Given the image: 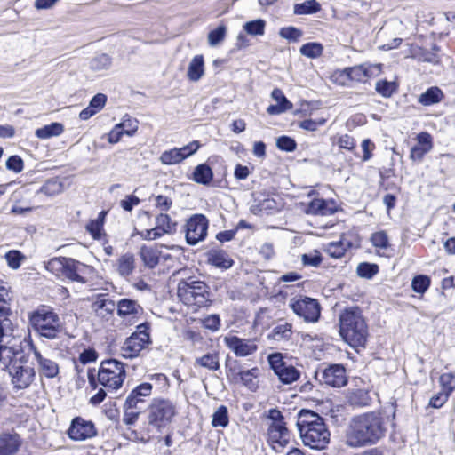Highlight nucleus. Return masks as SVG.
I'll use <instances>...</instances> for the list:
<instances>
[{
	"label": "nucleus",
	"mask_w": 455,
	"mask_h": 455,
	"mask_svg": "<svg viewBox=\"0 0 455 455\" xmlns=\"http://www.w3.org/2000/svg\"><path fill=\"white\" fill-rule=\"evenodd\" d=\"M152 384L144 382L134 388L129 393L125 399V406L129 409H140V405L145 403L146 397L152 394Z\"/></svg>",
	"instance_id": "nucleus-17"
},
{
	"label": "nucleus",
	"mask_w": 455,
	"mask_h": 455,
	"mask_svg": "<svg viewBox=\"0 0 455 455\" xmlns=\"http://www.w3.org/2000/svg\"><path fill=\"white\" fill-rule=\"evenodd\" d=\"M29 320L34 330L41 337L53 339L60 332V317L49 307L42 306L37 308L31 314Z\"/></svg>",
	"instance_id": "nucleus-6"
},
{
	"label": "nucleus",
	"mask_w": 455,
	"mask_h": 455,
	"mask_svg": "<svg viewBox=\"0 0 455 455\" xmlns=\"http://www.w3.org/2000/svg\"><path fill=\"white\" fill-rule=\"evenodd\" d=\"M195 366H200L209 371H218L220 369V359L216 353H208L195 360Z\"/></svg>",
	"instance_id": "nucleus-35"
},
{
	"label": "nucleus",
	"mask_w": 455,
	"mask_h": 455,
	"mask_svg": "<svg viewBox=\"0 0 455 455\" xmlns=\"http://www.w3.org/2000/svg\"><path fill=\"white\" fill-rule=\"evenodd\" d=\"M213 179L212 168L206 164H198L193 172V180L202 185H209Z\"/></svg>",
	"instance_id": "nucleus-32"
},
{
	"label": "nucleus",
	"mask_w": 455,
	"mask_h": 455,
	"mask_svg": "<svg viewBox=\"0 0 455 455\" xmlns=\"http://www.w3.org/2000/svg\"><path fill=\"white\" fill-rule=\"evenodd\" d=\"M177 294L182 303L194 307V310L206 307L211 302L207 284L192 277L179 283Z\"/></svg>",
	"instance_id": "nucleus-4"
},
{
	"label": "nucleus",
	"mask_w": 455,
	"mask_h": 455,
	"mask_svg": "<svg viewBox=\"0 0 455 455\" xmlns=\"http://www.w3.org/2000/svg\"><path fill=\"white\" fill-rule=\"evenodd\" d=\"M323 46L319 43H307L300 47V53L307 58L315 59L322 55Z\"/></svg>",
	"instance_id": "nucleus-45"
},
{
	"label": "nucleus",
	"mask_w": 455,
	"mask_h": 455,
	"mask_svg": "<svg viewBox=\"0 0 455 455\" xmlns=\"http://www.w3.org/2000/svg\"><path fill=\"white\" fill-rule=\"evenodd\" d=\"M140 256L146 267L154 268L159 262L160 252L156 248L142 245L140 250Z\"/></svg>",
	"instance_id": "nucleus-29"
},
{
	"label": "nucleus",
	"mask_w": 455,
	"mask_h": 455,
	"mask_svg": "<svg viewBox=\"0 0 455 455\" xmlns=\"http://www.w3.org/2000/svg\"><path fill=\"white\" fill-rule=\"evenodd\" d=\"M276 147L283 151L293 152L297 148V143L292 138L283 135L277 139Z\"/></svg>",
	"instance_id": "nucleus-54"
},
{
	"label": "nucleus",
	"mask_w": 455,
	"mask_h": 455,
	"mask_svg": "<svg viewBox=\"0 0 455 455\" xmlns=\"http://www.w3.org/2000/svg\"><path fill=\"white\" fill-rule=\"evenodd\" d=\"M156 227L166 234H172L175 231L176 223L172 221L168 214L160 213L156 217Z\"/></svg>",
	"instance_id": "nucleus-41"
},
{
	"label": "nucleus",
	"mask_w": 455,
	"mask_h": 455,
	"mask_svg": "<svg viewBox=\"0 0 455 455\" xmlns=\"http://www.w3.org/2000/svg\"><path fill=\"white\" fill-rule=\"evenodd\" d=\"M20 445L17 434L3 433L0 435V455H13Z\"/></svg>",
	"instance_id": "nucleus-23"
},
{
	"label": "nucleus",
	"mask_w": 455,
	"mask_h": 455,
	"mask_svg": "<svg viewBox=\"0 0 455 455\" xmlns=\"http://www.w3.org/2000/svg\"><path fill=\"white\" fill-rule=\"evenodd\" d=\"M363 73L365 76V81L369 78L378 76L381 73V64H362Z\"/></svg>",
	"instance_id": "nucleus-58"
},
{
	"label": "nucleus",
	"mask_w": 455,
	"mask_h": 455,
	"mask_svg": "<svg viewBox=\"0 0 455 455\" xmlns=\"http://www.w3.org/2000/svg\"><path fill=\"white\" fill-rule=\"evenodd\" d=\"M321 4L316 0H307L300 4H295L293 12L296 15H310L318 12Z\"/></svg>",
	"instance_id": "nucleus-37"
},
{
	"label": "nucleus",
	"mask_w": 455,
	"mask_h": 455,
	"mask_svg": "<svg viewBox=\"0 0 455 455\" xmlns=\"http://www.w3.org/2000/svg\"><path fill=\"white\" fill-rule=\"evenodd\" d=\"M6 168L16 173L20 172L24 168L23 160L19 156H12L6 161Z\"/></svg>",
	"instance_id": "nucleus-59"
},
{
	"label": "nucleus",
	"mask_w": 455,
	"mask_h": 455,
	"mask_svg": "<svg viewBox=\"0 0 455 455\" xmlns=\"http://www.w3.org/2000/svg\"><path fill=\"white\" fill-rule=\"evenodd\" d=\"M378 272L379 267L373 263L363 262L356 268L357 275L365 279H371Z\"/></svg>",
	"instance_id": "nucleus-46"
},
{
	"label": "nucleus",
	"mask_w": 455,
	"mask_h": 455,
	"mask_svg": "<svg viewBox=\"0 0 455 455\" xmlns=\"http://www.w3.org/2000/svg\"><path fill=\"white\" fill-rule=\"evenodd\" d=\"M209 221L203 214L191 216L186 223V241L190 245H196L204 241L207 235Z\"/></svg>",
	"instance_id": "nucleus-11"
},
{
	"label": "nucleus",
	"mask_w": 455,
	"mask_h": 455,
	"mask_svg": "<svg viewBox=\"0 0 455 455\" xmlns=\"http://www.w3.org/2000/svg\"><path fill=\"white\" fill-rule=\"evenodd\" d=\"M347 76L354 81L366 82L365 76L363 73L362 66H355L346 69Z\"/></svg>",
	"instance_id": "nucleus-62"
},
{
	"label": "nucleus",
	"mask_w": 455,
	"mask_h": 455,
	"mask_svg": "<svg viewBox=\"0 0 455 455\" xmlns=\"http://www.w3.org/2000/svg\"><path fill=\"white\" fill-rule=\"evenodd\" d=\"M148 330V323L139 324L136 331L128 337L121 347V355L127 359L139 356L140 352L151 343Z\"/></svg>",
	"instance_id": "nucleus-8"
},
{
	"label": "nucleus",
	"mask_w": 455,
	"mask_h": 455,
	"mask_svg": "<svg viewBox=\"0 0 455 455\" xmlns=\"http://www.w3.org/2000/svg\"><path fill=\"white\" fill-rule=\"evenodd\" d=\"M289 306L294 314L307 323H315L320 317V304L315 299L303 296L295 297L290 299Z\"/></svg>",
	"instance_id": "nucleus-9"
},
{
	"label": "nucleus",
	"mask_w": 455,
	"mask_h": 455,
	"mask_svg": "<svg viewBox=\"0 0 455 455\" xmlns=\"http://www.w3.org/2000/svg\"><path fill=\"white\" fill-rule=\"evenodd\" d=\"M371 242L374 247L387 249L389 246L388 236L386 231L375 232L371 236Z\"/></svg>",
	"instance_id": "nucleus-52"
},
{
	"label": "nucleus",
	"mask_w": 455,
	"mask_h": 455,
	"mask_svg": "<svg viewBox=\"0 0 455 455\" xmlns=\"http://www.w3.org/2000/svg\"><path fill=\"white\" fill-rule=\"evenodd\" d=\"M111 64L112 61L110 56L106 53H101L91 60L90 68L95 72H100L108 69L111 67Z\"/></svg>",
	"instance_id": "nucleus-38"
},
{
	"label": "nucleus",
	"mask_w": 455,
	"mask_h": 455,
	"mask_svg": "<svg viewBox=\"0 0 455 455\" xmlns=\"http://www.w3.org/2000/svg\"><path fill=\"white\" fill-rule=\"evenodd\" d=\"M281 37L292 42H298L302 36V31L295 27L290 26L282 28L279 31Z\"/></svg>",
	"instance_id": "nucleus-53"
},
{
	"label": "nucleus",
	"mask_w": 455,
	"mask_h": 455,
	"mask_svg": "<svg viewBox=\"0 0 455 455\" xmlns=\"http://www.w3.org/2000/svg\"><path fill=\"white\" fill-rule=\"evenodd\" d=\"M172 205V200L168 196L158 195L155 197V206L162 212H167Z\"/></svg>",
	"instance_id": "nucleus-63"
},
{
	"label": "nucleus",
	"mask_w": 455,
	"mask_h": 455,
	"mask_svg": "<svg viewBox=\"0 0 455 455\" xmlns=\"http://www.w3.org/2000/svg\"><path fill=\"white\" fill-rule=\"evenodd\" d=\"M387 433L384 418L379 412L370 411L351 419L345 435V443L350 448L372 446Z\"/></svg>",
	"instance_id": "nucleus-1"
},
{
	"label": "nucleus",
	"mask_w": 455,
	"mask_h": 455,
	"mask_svg": "<svg viewBox=\"0 0 455 455\" xmlns=\"http://www.w3.org/2000/svg\"><path fill=\"white\" fill-rule=\"evenodd\" d=\"M12 383L14 388L25 389L28 387L35 379L36 371L33 367L26 364V360L13 364L9 368Z\"/></svg>",
	"instance_id": "nucleus-13"
},
{
	"label": "nucleus",
	"mask_w": 455,
	"mask_h": 455,
	"mask_svg": "<svg viewBox=\"0 0 455 455\" xmlns=\"http://www.w3.org/2000/svg\"><path fill=\"white\" fill-rule=\"evenodd\" d=\"M12 296L10 293V287L6 283L0 280V323H12L9 316L12 313L10 303Z\"/></svg>",
	"instance_id": "nucleus-21"
},
{
	"label": "nucleus",
	"mask_w": 455,
	"mask_h": 455,
	"mask_svg": "<svg viewBox=\"0 0 455 455\" xmlns=\"http://www.w3.org/2000/svg\"><path fill=\"white\" fill-rule=\"evenodd\" d=\"M117 315L121 317L133 316L139 318L143 314L142 307L133 299H122L116 304Z\"/></svg>",
	"instance_id": "nucleus-22"
},
{
	"label": "nucleus",
	"mask_w": 455,
	"mask_h": 455,
	"mask_svg": "<svg viewBox=\"0 0 455 455\" xmlns=\"http://www.w3.org/2000/svg\"><path fill=\"white\" fill-rule=\"evenodd\" d=\"M429 285V277L423 275L415 276L411 282V288L417 293H424L428 289Z\"/></svg>",
	"instance_id": "nucleus-50"
},
{
	"label": "nucleus",
	"mask_w": 455,
	"mask_h": 455,
	"mask_svg": "<svg viewBox=\"0 0 455 455\" xmlns=\"http://www.w3.org/2000/svg\"><path fill=\"white\" fill-rule=\"evenodd\" d=\"M350 399L353 404L361 407L368 406L371 404V398L369 395V392L363 389H358L355 393H353Z\"/></svg>",
	"instance_id": "nucleus-51"
},
{
	"label": "nucleus",
	"mask_w": 455,
	"mask_h": 455,
	"mask_svg": "<svg viewBox=\"0 0 455 455\" xmlns=\"http://www.w3.org/2000/svg\"><path fill=\"white\" fill-rule=\"evenodd\" d=\"M228 414L226 406H220L212 415V425L214 427H226L228 425Z\"/></svg>",
	"instance_id": "nucleus-43"
},
{
	"label": "nucleus",
	"mask_w": 455,
	"mask_h": 455,
	"mask_svg": "<svg viewBox=\"0 0 455 455\" xmlns=\"http://www.w3.org/2000/svg\"><path fill=\"white\" fill-rule=\"evenodd\" d=\"M268 442L276 451L284 448L291 439V435L285 425L269 426L267 430Z\"/></svg>",
	"instance_id": "nucleus-18"
},
{
	"label": "nucleus",
	"mask_w": 455,
	"mask_h": 455,
	"mask_svg": "<svg viewBox=\"0 0 455 455\" xmlns=\"http://www.w3.org/2000/svg\"><path fill=\"white\" fill-rule=\"evenodd\" d=\"M300 437L306 446L315 450H323L330 443V431L324 422L299 431Z\"/></svg>",
	"instance_id": "nucleus-10"
},
{
	"label": "nucleus",
	"mask_w": 455,
	"mask_h": 455,
	"mask_svg": "<svg viewBox=\"0 0 455 455\" xmlns=\"http://www.w3.org/2000/svg\"><path fill=\"white\" fill-rule=\"evenodd\" d=\"M337 210L335 201L315 198L308 204L306 212L312 215L329 216L335 213Z\"/></svg>",
	"instance_id": "nucleus-20"
},
{
	"label": "nucleus",
	"mask_w": 455,
	"mask_h": 455,
	"mask_svg": "<svg viewBox=\"0 0 455 455\" xmlns=\"http://www.w3.org/2000/svg\"><path fill=\"white\" fill-rule=\"evenodd\" d=\"M92 307L98 316L108 318L113 315L116 305L112 299L101 295L93 302Z\"/></svg>",
	"instance_id": "nucleus-25"
},
{
	"label": "nucleus",
	"mask_w": 455,
	"mask_h": 455,
	"mask_svg": "<svg viewBox=\"0 0 455 455\" xmlns=\"http://www.w3.org/2000/svg\"><path fill=\"white\" fill-rule=\"evenodd\" d=\"M126 378L124 364L116 359L101 362L97 372V381L108 391H116Z\"/></svg>",
	"instance_id": "nucleus-7"
},
{
	"label": "nucleus",
	"mask_w": 455,
	"mask_h": 455,
	"mask_svg": "<svg viewBox=\"0 0 455 455\" xmlns=\"http://www.w3.org/2000/svg\"><path fill=\"white\" fill-rule=\"evenodd\" d=\"M350 246L351 243L348 240L341 238L339 241L327 243L324 251L331 258L339 259Z\"/></svg>",
	"instance_id": "nucleus-30"
},
{
	"label": "nucleus",
	"mask_w": 455,
	"mask_h": 455,
	"mask_svg": "<svg viewBox=\"0 0 455 455\" xmlns=\"http://www.w3.org/2000/svg\"><path fill=\"white\" fill-rule=\"evenodd\" d=\"M292 334V325L288 323L276 325L270 336L275 340H288Z\"/></svg>",
	"instance_id": "nucleus-39"
},
{
	"label": "nucleus",
	"mask_w": 455,
	"mask_h": 455,
	"mask_svg": "<svg viewBox=\"0 0 455 455\" xmlns=\"http://www.w3.org/2000/svg\"><path fill=\"white\" fill-rule=\"evenodd\" d=\"M376 92L385 98H389L397 90V85L395 82H390L386 79L379 80L375 84Z\"/></svg>",
	"instance_id": "nucleus-44"
},
{
	"label": "nucleus",
	"mask_w": 455,
	"mask_h": 455,
	"mask_svg": "<svg viewBox=\"0 0 455 455\" xmlns=\"http://www.w3.org/2000/svg\"><path fill=\"white\" fill-rule=\"evenodd\" d=\"M208 261L212 266L228 269L232 267L233 260L223 251H212L209 253Z\"/></svg>",
	"instance_id": "nucleus-34"
},
{
	"label": "nucleus",
	"mask_w": 455,
	"mask_h": 455,
	"mask_svg": "<svg viewBox=\"0 0 455 455\" xmlns=\"http://www.w3.org/2000/svg\"><path fill=\"white\" fill-rule=\"evenodd\" d=\"M178 148L166 150L160 156V161L163 164H177L182 161Z\"/></svg>",
	"instance_id": "nucleus-48"
},
{
	"label": "nucleus",
	"mask_w": 455,
	"mask_h": 455,
	"mask_svg": "<svg viewBox=\"0 0 455 455\" xmlns=\"http://www.w3.org/2000/svg\"><path fill=\"white\" fill-rule=\"evenodd\" d=\"M322 381L333 387H341L347 384L346 369L340 364H333L322 371Z\"/></svg>",
	"instance_id": "nucleus-16"
},
{
	"label": "nucleus",
	"mask_w": 455,
	"mask_h": 455,
	"mask_svg": "<svg viewBox=\"0 0 455 455\" xmlns=\"http://www.w3.org/2000/svg\"><path fill=\"white\" fill-rule=\"evenodd\" d=\"M266 21L261 19L246 22L243 30L251 36H263L265 33Z\"/></svg>",
	"instance_id": "nucleus-42"
},
{
	"label": "nucleus",
	"mask_w": 455,
	"mask_h": 455,
	"mask_svg": "<svg viewBox=\"0 0 455 455\" xmlns=\"http://www.w3.org/2000/svg\"><path fill=\"white\" fill-rule=\"evenodd\" d=\"M121 129H124V133L131 136L138 130V121L132 119L129 116H124V120L117 124Z\"/></svg>",
	"instance_id": "nucleus-56"
},
{
	"label": "nucleus",
	"mask_w": 455,
	"mask_h": 455,
	"mask_svg": "<svg viewBox=\"0 0 455 455\" xmlns=\"http://www.w3.org/2000/svg\"><path fill=\"white\" fill-rule=\"evenodd\" d=\"M280 207V204H278L274 198L266 197L252 204L251 211L254 214H268L273 211L279 210Z\"/></svg>",
	"instance_id": "nucleus-28"
},
{
	"label": "nucleus",
	"mask_w": 455,
	"mask_h": 455,
	"mask_svg": "<svg viewBox=\"0 0 455 455\" xmlns=\"http://www.w3.org/2000/svg\"><path fill=\"white\" fill-rule=\"evenodd\" d=\"M135 268L134 256L131 253L122 255L116 263V269L123 277L129 276Z\"/></svg>",
	"instance_id": "nucleus-31"
},
{
	"label": "nucleus",
	"mask_w": 455,
	"mask_h": 455,
	"mask_svg": "<svg viewBox=\"0 0 455 455\" xmlns=\"http://www.w3.org/2000/svg\"><path fill=\"white\" fill-rule=\"evenodd\" d=\"M34 359L37 363L38 371L41 376L48 379L56 377L59 373V365L50 358L44 357L36 347H32Z\"/></svg>",
	"instance_id": "nucleus-19"
},
{
	"label": "nucleus",
	"mask_w": 455,
	"mask_h": 455,
	"mask_svg": "<svg viewBox=\"0 0 455 455\" xmlns=\"http://www.w3.org/2000/svg\"><path fill=\"white\" fill-rule=\"evenodd\" d=\"M442 391L450 395L455 390V374L453 373H443L439 379Z\"/></svg>",
	"instance_id": "nucleus-49"
},
{
	"label": "nucleus",
	"mask_w": 455,
	"mask_h": 455,
	"mask_svg": "<svg viewBox=\"0 0 455 455\" xmlns=\"http://www.w3.org/2000/svg\"><path fill=\"white\" fill-rule=\"evenodd\" d=\"M177 415L176 403L167 398H154L148 409V424L161 433Z\"/></svg>",
	"instance_id": "nucleus-5"
},
{
	"label": "nucleus",
	"mask_w": 455,
	"mask_h": 455,
	"mask_svg": "<svg viewBox=\"0 0 455 455\" xmlns=\"http://www.w3.org/2000/svg\"><path fill=\"white\" fill-rule=\"evenodd\" d=\"M339 334L352 347H364L368 338V326L362 310L358 307H349L342 310L339 316Z\"/></svg>",
	"instance_id": "nucleus-2"
},
{
	"label": "nucleus",
	"mask_w": 455,
	"mask_h": 455,
	"mask_svg": "<svg viewBox=\"0 0 455 455\" xmlns=\"http://www.w3.org/2000/svg\"><path fill=\"white\" fill-rule=\"evenodd\" d=\"M241 383L251 391H256L259 387V368L254 367L250 370L238 372Z\"/></svg>",
	"instance_id": "nucleus-27"
},
{
	"label": "nucleus",
	"mask_w": 455,
	"mask_h": 455,
	"mask_svg": "<svg viewBox=\"0 0 455 455\" xmlns=\"http://www.w3.org/2000/svg\"><path fill=\"white\" fill-rule=\"evenodd\" d=\"M106 101L107 96L103 93H98L92 97L89 103V106L91 107V108L95 110L96 113H98L103 108V107L106 104Z\"/></svg>",
	"instance_id": "nucleus-64"
},
{
	"label": "nucleus",
	"mask_w": 455,
	"mask_h": 455,
	"mask_svg": "<svg viewBox=\"0 0 455 455\" xmlns=\"http://www.w3.org/2000/svg\"><path fill=\"white\" fill-rule=\"evenodd\" d=\"M204 74V60L203 55H196L188 64L187 76L188 80L197 82Z\"/></svg>",
	"instance_id": "nucleus-26"
},
{
	"label": "nucleus",
	"mask_w": 455,
	"mask_h": 455,
	"mask_svg": "<svg viewBox=\"0 0 455 455\" xmlns=\"http://www.w3.org/2000/svg\"><path fill=\"white\" fill-rule=\"evenodd\" d=\"M272 98L277 102V104L285 108L287 110L292 108V103L288 100L280 89H274L272 92Z\"/></svg>",
	"instance_id": "nucleus-61"
},
{
	"label": "nucleus",
	"mask_w": 455,
	"mask_h": 455,
	"mask_svg": "<svg viewBox=\"0 0 455 455\" xmlns=\"http://www.w3.org/2000/svg\"><path fill=\"white\" fill-rule=\"evenodd\" d=\"M199 148H200V143L197 140H194L182 148H178V151L180 153V155L183 161L187 157L195 154L198 150Z\"/></svg>",
	"instance_id": "nucleus-60"
},
{
	"label": "nucleus",
	"mask_w": 455,
	"mask_h": 455,
	"mask_svg": "<svg viewBox=\"0 0 455 455\" xmlns=\"http://www.w3.org/2000/svg\"><path fill=\"white\" fill-rule=\"evenodd\" d=\"M268 363L280 381L283 384H291L298 380L300 372L294 366L283 362L281 354L275 353L268 356Z\"/></svg>",
	"instance_id": "nucleus-12"
},
{
	"label": "nucleus",
	"mask_w": 455,
	"mask_h": 455,
	"mask_svg": "<svg viewBox=\"0 0 455 455\" xmlns=\"http://www.w3.org/2000/svg\"><path fill=\"white\" fill-rule=\"evenodd\" d=\"M323 419L317 413L309 410H301L298 414L297 427L299 431H303L315 424H322Z\"/></svg>",
	"instance_id": "nucleus-24"
},
{
	"label": "nucleus",
	"mask_w": 455,
	"mask_h": 455,
	"mask_svg": "<svg viewBox=\"0 0 455 455\" xmlns=\"http://www.w3.org/2000/svg\"><path fill=\"white\" fill-rule=\"evenodd\" d=\"M64 131V126L60 123H52L44 127L36 130V136L42 140H46L54 136L60 135Z\"/></svg>",
	"instance_id": "nucleus-36"
},
{
	"label": "nucleus",
	"mask_w": 455,
	"mask_h": 455,
	"mask_svg": "<svg viewBox=\"0 0 455 455\" xmlns=\"http://www.w3.org/2000/svg\"><path fill=\"white\" fill-rule=\"evenodd\" d=\"M140 409H129L125 406V403H124V417L123 422L127 426H132L136 423L140 414Z\"/></svg>",
	"instance_id": "nucleus-55"
},
{
	"label": "nucleus",
	"mask_w": 455,
	"mask_h": 455,
	"mask_svg": "<svg viewBox=\"0 0 455 455\" xmlns=\"http://www.w3.org/2000/svg\"><path fill=\"white\" fill-rule=\"evenodd\" d=\"M224 343L238 357L251 355L258 350L256 339H252L227 336L224 338Z\"/></svg>",
	"instance_id": "nucleus-15"
},
{
	"label": "nucleus",
	"mask_w": 455,
	"mask_h": 455,
	"mask_svg": "<svg viewBox=\"0 0 455 455\" xmlns=\"http://www.w3.org/2000/svg\"><path fill=\"white\" fill-rule=\"evenodd\" d=\"M5 259L9 267L17 269L20 266L23 256L19 251H10L5 254Z\"/></svg>",
	"instance_id": "nucleus-57"
},
{
	"label": "nucleus",
	"mask_w": 455,
	"mask_h": 455,
	"mask_svg": "<svg viewBox=\"0 0 455 455\" xmlns=\"http://www.w3.org/2000/svg\"><path fill=\"white\" fill-rule=\"evenodd\" d=\"M443 97L444 95L442 90L436 86H433L419 96V102L423 106H430L439 103Z\"/></svg>",
	"instance_id": "nucleus-33"
},
{
	"label": "nucleus",
	"mask_w": 455,
	"mask_h": 455,
	"mask_svg": "<svg viewBox=\"0 0 455 455\" xmlns=\"http://www.w3.org/2000/svg\"><path fill=\"white\" fill-rule=\"evenodd\" d=\"M227 28L225 25H220L217 28L212 30L208 34V44L214 47L220 44L225 38Z\"/></svg>",
	"instance_id": "nucleus-47"
},
{
	"label": "nucleus",
	"mask_w": 455,
	"mask_h": 455,
	"mask_svg": "<svg viewBox=\"0 0 455 455\" xmlns=\"http://www.w3.org/2000/svg\"><path fill=\"white\" fill-rule=\"evenodd\" d=\"M68 435L74 441H84L94 437L97 435V429L92 421L76 417L72 420Z\"/></svg>",
	"instance_id": "nucleus-14"
},
{
	"label": "nucleus",
	"mask_w": 455,
	"mask_h": 455,
	"mask_svg": "<svg viewBox=\"0 0 455 455\" xmlns=\"http://www.w3.org/2000/svg\"><path fill=\"white\" fill-rule=\"evenodd\" d=\"M63 186L60 181L55 179L48 180L38 190V193H42L47 196H53L60 194L62 191Z\"/></svg>",
	"instance_id": "nucleus-40"
},
{
	"label": "nucleus",
	"mask_w": 455,
	"mask_h": 455,
	"mask_svg": "<svg viewBox=\"0 0 455 455\" xmlns=\"http://www.w3.org/2000/svg\"><path fill=\"white\" fill-rule=\"evenodd\" d=\"M47 271L55 276L80 283H87V275L94 272L92 266L67 257H55L44 263Z\"/></svg>",
	"instance_id": "nucleus-3"
}]
</instances>
